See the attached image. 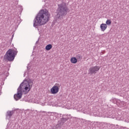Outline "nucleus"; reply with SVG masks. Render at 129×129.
Segmentation results:
<instances>
[{"instance_id": "obj_1", "label": "nucleus", "mask_w": 129, "mask_h": 129, "mask_svg": "<svg viewBox=\"0 0 129 129\" xmlns=\"http://www.w3.org/2000/svg\"><path fill=\"white\" fill-rule=\"evenodd\" d=\"M34 80H32L29 78L25 79L23 82L20 84L17 89V93L14 95V99L18 101L22 98L23 96V92L25 94H27L30 92V90L33 87Z\"/></svg>"}, {"instance_id": "obj_2", "label": "nucleus", "mask_w": 129, "mask_h": 129, "mask_svg": "<svg viewBox=\"0 0 129 129\" xmlns=\"http://www.w3.org/2000/svg\"><path fill=\"white\" fill-rule=\"evenodd\" d=\"M50 18V14L49 11L46 10H41L37 14L33 22V26L35 28L43 26L45 24H47L49 22V18Z\"/></svg>"}, {"instance_id": "obj_3", "label": "nucleus", "mask_w": 129, "mask_h": 129, "mask_svg": "<svg viewBox=\"0 0 129 129\" xmlns=\"http://www.w3.org/2000/svg\"><path fill=\"white\" fill-rule=\"evenodd\" d=\"M18 54V51L15 49H10L4 56L3 60L5 62H13L15 60L16 56Z\"/></svg>"}, {"instance_id": "obj_4", "label": "nucleus", "mask_w": 129, "mask_h": 129, "mask_svg": "<svg viewBox=\"0 0 129 129\" xmlns=\"http://www.w3.org/2000/svg\"><path fill=\"white\" fill-rule=\"evenodd\" d=\"M57 14L56 16V19H60V17H64L67 15L68 13V8L66 3H63L58 5V8L57 10Z\"/></svg>"}, {"instance_id": "obj_5", "label": "nucleus", "mask_w": 129, "mask_h": 129, "mask_svg": "<svg viewBox=\"0 0 129 129\" xmlns=\"http://www.w3.org/2000/svg\"><path fill=\"white\" fill-rule=\"evenodd\" d=\"M99 69H100L99 66H96L95 67H92L89 69L88 74H90L91 75H95L99 71Z\"/></svg>"}, {"instance_id": "obj_6", "label": "nucleus", "mask_w": 129, "mask_h": 129, "mask_svg": "<svg viewBox=\"0 0 129 129\" xmlns=\"http://www.w3.org/2000/svg\"><path fill=\"white\" fill-rule=\"evenodd\" d=\"M59 92V87L57 86H54L51 89H50V93L51 94H56Z\"/></svg>"}, {"instance_id": "obj_7", "label": "nucleus", "mask_w": 129, "mask_h": 129, "mask_svg": "<svg viewBox=\"0 0 129 129\" xmlns=\"http://www.w3.org/2000/svg\"><path fill=\"white\" fill-rule=\"evenodd\" d=\"M15 113V110H8L6 113V119H10L12 118V116Z\"/></svg>"}, {"instance_id": "obj_8", "label": "nucleus", "mask_w": 129, "mask_h": 129, "mask_svg": "<svg viewBox=\"0 0 129 129\" xmlns=\"http://www.w3.org/2000/svg\"><path fill=\"white\" fill-rule=\"evenodd\" d=\"M107 28V25L105 24L102 23L100 25V29L102 32H104L105 30Z\"/></svg>"}, {"instance_id": "obj_9", "label": "nucleus", "mask_w": 129, "mask_h": 129, "mask_svg": "<svg viewBox=\"0 0 129 129\" xmlns=\"http://www.w3.org/2000/svg\"><path fill=\"white\" fill-rule=\"evenodd\" d=\"M63 123L61 122V120H59L55 125V128H61L62 125H63Z\"/></svg>"}, {"instance_id": "obj_10", "label": "nucleus", "mask_w": 129, "mask_h": 129, "mask_svg": "<svg viewBox=\"0 0 129 129\" xmlns=\"http://www.w3.org/2000/svg\"><path fill=\"white\" fill-rule=\"evenodd\" d=\"M70 118L69 117H66L65 118L62 117L60 119V121H61V122L64 124V123H65V122H66Z\"/></svg>"}, {"instance_id": "obj_11", "label": "nucleus", "mask_w": 129, "mask_h": 129, "mask_svg": "<svg viewBox=\"0 0 129 129\" xmlns=\"http://www.w3.org/2000/svg\"><path fill=\"white\" fill-rule=\"evenodd\" d=\"M71 62H72V63L73 64H76V62H77V58H76L75 57H72L71 58Z\"/></svg>"}, {"instance_id": "obj_12", "label": "nucleus", "mask_w": 129, "mask_h": 129, "mask_svg": "<svg viewBox=\"0 0 129 129\" xmlns=\"http://www.w3.org/2000/svg\"><path fill=\"white\" fill-rule=\"evenodd\" d=\"M52 44H48L45 47V50H46V51H50V50L52 49Z\"/></svg>"}, {"instance_id": "obj_13", "label": "nucleus", "mask_w": 129, "mask_h": 129, "mask_svg": "<svg viewBox=\"0 0 129 129\" xmlns=\"http://www.w3.org/2000/svg\"><path fill=\"white\" fill-rule=\"evenodd\" d=\"M105 25L107 26H110V25H111V20L109 19L107 20Z\"/></svg>"}, {"instance_id": "obj_14", "label": "nucleus", "mask_w": 129, "mask_h": 129, "mask_svg": "<svg viewBox=\"0 0 129 129\" xmlns=\"http://www.w3.org/2000/svg\"><path fill=\"white\" fill-rule=\"evenodd\" d=\"M76 58H78V59H82V56H81V55L80 54H78L76 55Z\"/></svg>"}, {"instance_id": "obj_15", "label": "nucleus", "mask_w": 129, "mask_h": 129, "mask_svg": "<svg viewBox=\"0 0 129 129\" xmlns=\"http://www.w3.org/2000/svg\"><path fill=\"white\" fill-rule=\"evenodd\" d=\"M52 129H59V128H56V126H54L53 128H52Z\"/></svg>"}, {"instance_id": "obj_16", "label": "nucleus", "mask_w": 129, "mask_h": 129, "mask_svg": "<svg viewBox=\"0 0 129 129\" xmlns=\"http://www.w3.org/2000/svg\"><path fill=\"white\" fill-rule=\"evenodd\" d=\"M39 42V40H37L36 42V44H38V43Z\"/></svg>"}]
</instances>
